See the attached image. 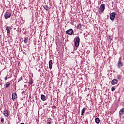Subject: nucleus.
Here are the masks:
<instances>
[{"instance_id":"6e6552de","label":"nucleus","mask_w":124,"mask_h":124,"mask_svg":"<svg viewBox=\"0 0 124 124\" xmlns=\"http://www.w3.org/2000/svg\"><path fill=\"white\" fill-rule=\"evenodd\" d=\"M119 116H123L124 114V108H123L120 109L119 112Z\"/></svg>"},{"instance_id":"a211bd4d","label":"nucleus","mask_w":124,"mask_h":124,"mask_svg":"<svg viewBox=\"0 0 124 124\" xmlns=\"http://www.w3.org/2000/svg\"><path fill=\"white\" fill-rule=\"evenodd\" d=\"M78 30H79V29H82V25L81 24H78L77 27Z\"/></svg>"},{"instance_id":"393cba45","label":"nucleus","mask_w":124,"mask_h":124,"mask_svg":"<svg viewBox=\"0 0 124 124\" xmlns=\"http://www.w3.org/2000/svg\"><path fill=\"white\" fill-rule=\"evenodd\" d=\"M4 79H5V81H6V80H7V77H5Z\"/></svg>"},{"instance_id":"39448f33","label":"nucleus","mask_w":124,"mask_h":124,"mask_svg":"<svg viewBox=\"0 0 124 124\" xmlns=\"http://www.w3.org/2000/svg\"><path fill=\"white\" fill-rule=\"evenodd\" d=\"M11 16V14L9 12H6L4 14V17L5 19H8V18H10Z\"/></svg>"},{"instance_id":"4be33fe9","label":"nucleus","mask_w":124,"mask_h":124,"mask_svg":"<svg viewBox=\"0 0 124 124\" xmlns=\"http://www.w3.org/2000/svg\"><path fill=\"white\" fill-rule=\"evenodd\" d=\"M33 82H32V80L31 79H30L29 80V84L30 85H31L32 84Z\"/></svg>"},{"instance_id":"412c9836","label":"nucleus","mask_w":124,"mask_h":124,"mask_svg":"<svg viewBox=\"0 0 124 124\" xmlns=\"http://www.w3.org/2000/svg\"><path fill=\"white\" fill-rule=\"evenodd\" d=\"M116 89L115 88V87H112L111 88V92H114Z\"/></svg>"},{"instance_id":"2eb2a0df","label":"nucleus","mask_w":124,"mask_h":124,"mask_svg":"<svg viewBox=\"0 0 124 124\" xmlns=\"http://www.w3.org/2000/svg\"><path fill=\"white\" fill-rule=\"evenodd\" d=\"M95 122L96 124H99L100 123V120L98 118H96L95 119Z\"/></svg>"},{"instance_id":"9b49d317","label":"nucleus","mask_w":124,"mask_h":124,"mask_svg":"<svg viewBox=\"0 0 124 124\" xmlns=\"http://www.w3.org/2000/svg\"><path fill=\"white\" fill-rule=\"evenodd\" d=\"M118 83V80L116 79H113L111 81L112 85H116Z\"/></svg>"},{"instance_id":"423d86ee","label":"nucleus","mask_w":124,"mask_h":124,"mask_svg":"<svg viewBox=\"0 0 124 124\" xmlns=\"http://www.w3.org/2000/svg\"><path fill=\"white\" fill-rule=\"evenodd\" d=\"M3 115L5 117H8V116H9V111L7 109H4L3 111Z\"/></svg>"},{"instance_id":"aec40b11","label":"nucleus","mask_w":124,"mask_h":124,"mask_svg":"<svg viewBox=\"0 0 124 124\" xmlns=\"http://www.w3.org/2000/svg\"><path fill=\"white\" fill-rule=\"evenodd\" d=\"M117 79H118L119 80H121V79H122V76H121V75H118Z\"/></svg>"},{"instance_id":"a878e982","label":"nucleus","mask_w":124,"mask_h":124,"mask_svg":"<svg viewBox=\"0 0 124 124\" xmlns=\"http://www.w3.org/2000/svg\"><path fill=\"white\" fill-rule=\"evenodd\" d=\"M47 124H51V122H48Z\"/></svg>"},{"instance_id":"6ab92c4d","label":"nucleus","mask_w":124,"mask_h":124,"mask_svg":"<svg viewBox=\"0 0 124 124\" xmlns=\"http://www.w3.org/2000/svg\"><path fill=\"white\" fill-rule=\"evenodd\" d=\"M9 86H10V83L8 82L6 84L5 88H8L9 87Z\"/></svg>"},{"instance_id":"dca6fc26","label":"nucleus","mask_w":124,"mask_h":124,"mask_svg":"<svg viewBox=\"0 0 124 124\" xmlns=\"http://www.w3.org/2000/svg\"><path fill=\"white\" fill-rule=\"evenodd\" d=\"M86 108H84L81 110V116H84V114L85 113V111H86Z\"/></svg>"},{"instance_id":"ddd939ff","label":"nucleus","mask_w":124,"mask_h":124,"mask_svg":"<svg viewBox=\"0 0 124 124\" xmlns=\"http://www.w3.org/2000/svg\"><path fill=\"white\" fill-rule=\"evenodd\" d=\"M6 31H7V33H10V27L6 26Z\"/></svg>"},{"instance_id":"f03ea898","label":"nucleus","mask_w":124,"mask_h":124,"mask_svg":"<svg viewBox=\"0 0 124 124\" xmlns=\"http://www.w3.org/2000/svg\"><path fill=\"white\" fill-rule=\"evenodd\" d=\"M123 65L124 64L123 63V62H122V57H120L118 60L117 66L118 68H121V67H122Z\"/></svg>"},{"instance_id":"f3484780","label":"nucleus","mask_w":124,"mask_h":124,"mask_svg":"<svg viewBox=\"0 0 124 124\" xmlns=\"http://www.w3.org/2000/svg\"><path fill=\"white\" fill-rule=\"evenodd\" d=\"M28 39H29L28 37L24 38V43H25V44H26V43H28Z\"/></svg>"},{"instance_id":"cd10ccee","label":"nucleus","mask_w":124,"mask_h":124,"mask_svg":"<svg viewBox=\"0 0 124 124\" xmlns=\"http://www.w3.org/2000/svg\"><path fill=\"white\" fill-rule=\"evenodd\" d=\"M110 38H111V37H110V36L109 37V39H110Z\"/></svg>"},{"instance_id":"5701e85b","label":"nucleus","mask_w":124,"mask_h":124,"mask_svg":"<svg viewBox=\"0 0 124 124\" xmlns=\"http://www.w3.org/2000/svg\"><path fill=\"white\" fill-rule=\"evenodd\" d=\"M1 123H4V119L2 118V119H1Z\"/></svg>"},{"instance_id":"4468645a","label":"nucleus","mask_w":124,"mask_h":124,"mask_svg":"<svg viewBox=\"0 0 124 124\" xmlns=\"http://www.w3.org/2000/svg\"><path fill=\"white\" fill-rule=\"evenodd\" d=\"M44 8L45 10H49V9H50V8L49 7V6L47 5H44Z\"/></svg>"},{"instance_id":"b1692460","label":"nucleus","mask_w":124,"mask_h":124,"mask_svg":"<svg viewBox=\"0 0 124 124\" xmlns=\"http://www.w3.org/2000/svg\"><path fill=\"white\" fill-rule=\"evenodd\" d=\"M21 80H22V77L19 78L18 79V82H20V81H21Z\"/></svg>"},{"instance_id":"f8f14e48","label":"nucleus","mask_w":124,"mask_h":124,"mask_svg":"<svg viewBox=\"0 0 124 124\" xmlns=\"http://www.w3.org/2000/svg\"><path fill=\"white\" fill-rule=\"evenodd\" d=\"M17 98V94L16 93H13L12 94V99H16Z\"/></svg>"},{"instance_id":"9d476101","label":"nucleus","mask_w":124,"mask_h":124,"mask_svg":"<svg viewBox=\"0 0 124 124\" xmlns=\"http://www.w3.org/2000/svg\"><path fill=\"white\" fill-rule=\"evenodd\" d=\"M41 99H42V100L43 101H45L46 100V96L45 95H44V94H42L41 95Z\"/></svg>"},{"instance_id":"20e7f679","label":"nucleus","mask_w":124,"mask_h":124,"mask_svg":"<svg viewBox=\"0 0 124 124\" xmlns=\"http://www.w3.org/2000/svg\"><path fill=\"white\" fill-rule=\"evenodd\" d=\"M73 32V30L72 29H69L66 31V34H69V35H72Z\"/></svg>"},{"instance_id":"bb28decb","label":"nucleus","mask_w":124,"mask_h":124,"mask_svg":"<svg viewBox=\"0 0 124 124\" xmlns=\"http://www.w3.org/2000/svg\"><path fill=\"white\" fill-rule=\"evenodd\" d=\"M20 124H25L24 123H22Z\"/></svg>"},{"instance_id":"0eeeda50","label":"nucleus","mask_w":124,"mask_h":124,"mask_svg":"<svg viewBox=\"0 0 124 124\" xmlns=\"http://www.w3.org/2000/svg\"><path fill=\"white\" fill-rule=\"evenodd\" d=\"M105 9V4H102L100 6V10L101 11V12H103V11H104V10Z\"/></svg>"},{"instance_id":"7ed1b4c3","label":"nucleus","mask_w":124,"mask_h":124,"mask_svg":"<svg viewBox=\"0 0 124 124\" xmlns=\"http://www.w3.org/2000/svg\"><path fill=\"white\" fill-rule=\"evenodd\" d=\"M116 13L115 12H113L110 14L109 18L111 21H114L115 19V17H116Z\"/></svg>"},{"instance_id":"1a4fd4ad","label":"nucleus","mask_w":124,"mask_h":124,"mask_svg":"<svg viewBox=\"0 0 124 124\" xmlns=\"http://www.w3.org/2000/svg\"><path fill=\"white\" fill-rule=\"evenodd\" d=\"M53 65V61L50 60L49 62V68L52 69V66Z\"/></svg>"},{"instance_id":"f257e3e1","label":"nucleus","mask_w":124,"mask_h":124,"mask_svg":"<svg viewBox=\"0 0 124 124\" xmlns=\"http://www.w3.org/2000/svg\"><path fill=\"white\" fill-rule=\"evenodd\" d=\"M76 41L75 42V46L76 47H79V44L80 43V38L79 37H77L75 38Z\"/></svg>"}]
</instances>
